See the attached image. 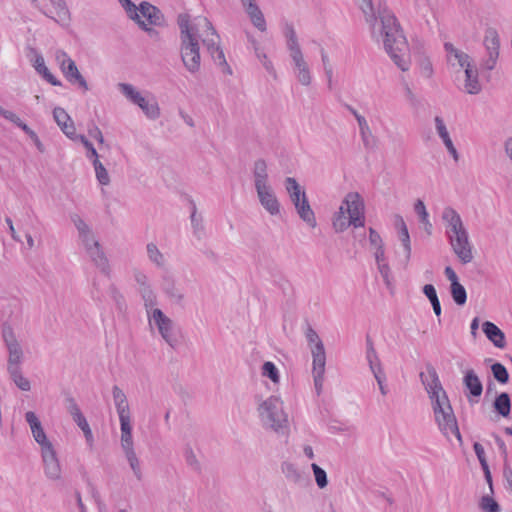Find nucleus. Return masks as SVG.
I'll use <instances>...</instances> for the list:
<instances>
[{
    "instance_id": "23",
    "label": "nucleus",
    "mask_w": 512,
    "mask_h": 512,
    "mask_svg": "<svg viewBox=\"0 0 512 512\" xmlns=\"http://www.w3.org/2000/svg\"><path fill=\"white\" fill-rule=\"evenodd\" d=\"M53 118L67 137H75V125L68 113L61 107L53 110Z\"/></svg>"
},
{
    "instance_id": "51",
    "label": "nucleus",
    "mask_w": 512,
    "mask_h": 512,
    "mask_svg": "<svg viewBox=\"0 0 512 512\" xmlns=\"http://www.w3.org/2000/svg\"><path fill=\"white\" fill-rule=\"evenodd\" d=\"M262 375L269 378L272 382H279L278 369L273 362L267 361L262 366Z\"/></svg>"
},
{
    "instance_id": "32",
    "label": "nucleus",
    "mask_w": 512,
    "mask_h": 512,
    "mask_svg": "<svg viewBox=\"0 0 512 512\" xmlns=\"http://www.w3.org/2000/svg\"><path fill=\"white\" fill-rule=\"evenodd\" d=\"M202 21L204 26L207 28V35L202 39V43L207 48L208 52H213L215 48L220 46V37L212 23L207 18H203Z\"/></svg>"
},
{
    "instance_id": "12",
    "label": "nucleus",
    "mask_w": 512,
    "mask_h": 512,
    "mask_svg": "<svg viewBox=\"0 0 512 512\" xmlns=\"http://www.w3.org/2000/svg\"><path fill=\"white\" fill-rule=\"evenodd\" d=\"M453 252L463 264L473 260L472 245L469 241L468 231L448 237Z\"/></svg>"
},
{
    "instance_id": "49",
    "label": "nucleus",
    "mask_w": 512,
    "mask_h": 512,
    "mask_svg": "<svg viewBox=\"0 0 512 512\" xmlns=\"http://www.w3.org/2000/svg\"><path fill=\"white\" fill-rule=\"evenodd\" d=\"M311 468L314 473L316 484L320 489L325 488L328 485V478L327 474L324 469H322L319 465L316 463H313L311 465Z\"/></svg>"
},
{
    "instance_id": "43",
    "label": "nucleus",
    "mask_w": 512,
    "mask_h": 512,
    "mask_svg": "<svg viewBox=\"0 0 512 512\" xmlns=\"http://www.w3.org/2000/svg\"><path fill=\"white\" fill-rule=\"evenodd\" d=\"M450 293L453 301L459 305L463 306L467 301V293L466 289L461 283H457L454 285H450Z\"/></svg>"
},
{
    "instance_id": "15",
    "label": "nucleus",
    "mask_w": 512,
    "mask_h": 512,
    "mask_svg": "<svg viewBox=\"0 0 512 512\" xmlns=\"http://www.w3.org/2000/svg\"><path fill=\"white\" fill-rule=\"evenodd\" d=\"M41 455L46 476L51 480H59L61 478V466L53 445L43 448Z\"/></svg>"
},
{
    "instance_id": "3",
    "label": "nucleus",
    "mask_w": 512,
    "mask_h": 512,
    "mask_svg": "<svg viewBox=\"0 0 512 512\" xmlns=\"http://www.w3.org/2000/svg\"><path fill=\"white\" fill-rule=\"evenodd\" d=\"M432 410L439 430L445 436H448L449 433H452L461 443L462 436L449 398L442 397V403H437V405L432 407Z\"/></svg>"
},
{
    "instance_id": "28",
    "label": "nucleus",
    "mask_w": 512,
    "mask_h": 512,
    "mask_svg": "<svg viewBox=\"0 0 512 512\" xmlns=\"http://www.w3.org/2000/svg\"><path fill=\"white\" fill-rule=\"evenodd\" d=\"M295 209L299 215V217L307 223L312 228H315L317 225L314 211L312 210L307 195H303L301 199V203L295 205Z\"/></svg>"
},
{
    "instance_id": "60",
    "label": "nucleus",
    "mask_w": 512,
    "mask_h": 512,
    "mask_svg": "<svg viewBox=\"0 0 512 512\" xmlns=\"http://www.w3.org/2000/svg\"><path fill=\"white\" fill-rule=\"evenodd\" d=\"M0 116L5 118L6 120L12 122L17 127H19L23 121L12 111L6 110L0 106Z\"/></svg>"
},
{
    "instance_id": "36",
    "label": "nucleus",
    "mask_w": 512,
    "mask_h": 512,
    "mask_svg": "<svg viewBox=\"0 0 512 512\" xmlns=\"http://www.w3.org/2000/svg\"><path fill=\"white\" fill-rule=\"evenodd\" d=\"M444 48L448 54L453 55L455 57V59L458 61V64L462 68L467 69V65H472L470 61V56L467 53L455 48L452 43L446 42L444 44Z\"/></svg>"
},
{
    "instance_id": "25",
    "label": "nucleus",
    "mask_w": 512,
    "mask_h": 512,
    "mask_svg": "<svg viewBox=\"0 0 512 512\" xmlns=\"http://www.w3.org/2000/svg\"><path fill=\"white\" fill-rule=\"evenodd\" d=\"M435 126H436L437 133L440 136V138L442 139L448 152L451 154L453 159L457 162L459 160V154L450 138V135L447 131L446 125L441 117H439V116L435 117Z\"/></svg>"
},
{
    "instance_id": "4",
    "label": "nucleus",
    "mask_w": 512,
    "mask_h": 512,
    "mask_svg": "<svg viewBox=\"0 0 512 512\" xmlns=\"http://www.w3.org/2000/svg\"><path fill=\"white\" fill-rule=\"evenodd\" d=\"M419 377L426 392L428 393L432 407L437 405V403H442V397H448L446 391L442 387L438 373L432 364H426V373L421 372Z\"/></svg>"
},
{
    "instance_id": "46",
    "label": "nucleus",
    "mask_w": 512,
    "mask_h": 512,
    "mask_svg": "<svg viewBox=\"0 0 512 512\" xmlns=\"http://www.w3.org/2000/svg\"><path fill=\"white\" fill-rule=\"evenodd\" d=\"M491 372L493 374L494 379L499 382L500 384H506L509 381V373L506 367L496 362L491 365Z\"/></svg>"
},
{
    "instance_id": "20",
    "label": "nucleus",
    "mask_w": 512,
    "mask_h": 512,
    "mask_svg": "<svg viewBox=\"0 0 512 512\" xmlns=\"http://www.w3.org/2000/svg\"><path fill=\"white\" fill-rule=\"evenodd\" d=\"M87 254L91 258L92 262L101 270L102 273L109 276L110 267L108 259L102 250L99 242H93L91 248L86 250Z\"/></svg>"
},
{
    "instance_id": "59",
    "label": "nucleus",
    "mask_w": 512,
    "mask_h": 512,
    "mask_svg": "<svg viewBox=\"0 0 512 512\" xmlns=\"http://www.w3.org/2000/svg\"><path fill=\"white\" fill-rule=\"evenodd\" d=\"M378 270L388 288L392 285L391 279V270L388 263H380L378 264Z\"/></svg>"
},
{
    "instance_id": "41",
    "label": "nucleus",
    "mask_w": 512,
    "mask_h": 512,
    "mask_svg": "<svg viewBox=\"0 0 512 512\" xmlns=\"http://www.w3.org/2000/svg\"><path fill=\"white\" fill-rule=\"evenodd\" d=\"M52 6L56 10V15L58 16V19H56V22H67L70 20V12L68 10V7L65 3V0H49Z\"/></svg>"
},
{
    "instance_id": "16",
    "label": "nucleus",
    "mask_w": 512,
    "mask_h": 512,
    "mask_svg": "<svg viewBox=\"0 0 512 512\" xmlns=\"http://www.w3.org/2000/svg\"><path fill=\"white\" fill-rule=\"evenodd\" d=\"M442 220L446 226L445 234L447 238L466 231L459 213L452 207L444 208L442 212Z\"/></svg>"
},
{
    "instance_id": "56",
    "label": "nucleus",
    "mask_w": 512,
    "mask_h": 512,
    "mask_svg": "<svg viewBox=\"0 0 512 512\" xmlns=\"http://www.w3.org/2000/svg\"><path fill=\"white\" fill-rule=\"evenodd\" d=\"M366 342H367V360L369 362L370 368H372V365H377V363L380 362V360H379L376 350L373 346V342L369 336H367Z\"/></svg>"
},
{
    "instance_id": "53",
    "label": "nucleus",
    "mask_w": 512,
    "mask_h": 512,
    "mask_svg": "<svg viewBox=\"0 0 512 512\" xmlns=\"http://www.w3.org/2000/svg\"><path fill=\"white\" fill-rule=\"evenodd\" d=\"M147 253H148L149 259L152 262H154L158 266L163 265V255L154 243H149L147 245Z\"/></svg>"
},
{
    "instance_id": "7",
    "label": "nucleus",
    "mask_w": 512,
    "mask_h": 512,
    "mask_svg": "<svg viewBox=\"0 0 512 512\" xmlns=\"http://www.w3.org/2000/svg\"><path fill=\"white\" fill-rule=\"evenodd\" d=\"M56 60L60 65L61 72L69 83L72 85L77 84L84 92L89 90L87 81L79 72L75 61L72 60L66 52L58 51Z\"/></svg>"
},
{
    "instance_id": "55",
    "label": "nucleus",
    "mask_w": 512,
    "mask_h": 512,
    "mask_svg": "<svg viewBox=\"0 0 512 512\" xmlns=\"http://www.w3.org/2000/svg\"><path fill=\"white\" fill-rule=\"evenodd\" d=\"M414 210L419 216L420 222L423 224H429V215L426 210L425 204L422 200L418 199L414 204Z\"/></svg>"
},
{
    "instance_id": "58",
    "label": "nucleus",
    "mask_w": 512,
    "mask_h": 512,
    "mask_svg": "<svg viewBox=\"0 0 512 512\" xmlns=\"http://www.w3.org/2000/svg\"><path fill=\"white\" fill-rule=\"evenodd\" d=\"M306 339L311 347L324 345L317 332L311 326H308L306 330Z\"/></svg>"
},
{
    "instance_id": "22",
    "label": "nucleus",
    "mask_w": 512,
    "mask_h": 512,
    "mask_svg": "<svg viewBox=\"0 0 512 512\" xmlns=\"http://www.w3.org/2000/svg\"><path fill=\"white\" fill-rule=\"evenodd\" d=\"M118 2L124 8L128 17L131 20L135 21L142 30L147 32L149 35H154V34L157 35L158 34V32L155 29L149 27L145 23V21H143L141 19L140 15L138 14L139 7H137L131 0H118Z\"/></svg>"
},
{
    "instance_id": "17",
    "label": "nucleus",
    "mask_w": 512,
    "mask_h": 512,
    "mask_svg": "<svg viewBox=\"0 0 512 512\" xmlns=\"http://www.w3.org/2000/svg\"><path fill=\"white\" fill-rule=\"evenodd\" d=\"M257 196L260 204L271 215L280 213V203L270 185L256 188Z\"/></svg>"
},
{
    "instance_id": "6",
    "label": "nucleus",
    "mask_w": 512,
    "mask_h": 512,
    "mask_svg": "<svg viewBox=\"0 0 512 512\" xmlns=\"http://www.w3.org/2000/svg\"><path fill=\"white\" fill-rule=\"evenodd\" d=\"M118 87L122 94L133 104L139 106L148 118L157 119L160 116V108L155 100H146L131 84L119 83Z\"/></svg>"
},
{
    "instance_id": "9",
    "label": "nucleus",
    "mask_w": 512,
    "mask_h": 512,
    "mask_svg": "<svg viewBox=\"0 0 512 512\" xmlns=\"http://www.w3.org/2000/svg\"><path fill=\"white\" fill-rule=\"evenodd\" d=\"M487 57L483 59L481 66L486 70H493L497 64L500 49V38L497 30L493 27H488L485 30L483 40Z\"/></svg>"
},
{
    "instance_id": "52",
    "label": "nucleus",
    "mask_w": 512,
    "mask_h": 512,
    "mask_svg": "<svg viewBox=\"0 0 512 512\" xmlns=\"http://www.w3.org/2000/svg\"><path fill=\"white\" fill-rule=\"evenodd\" d=\"M212 59L214 60V62L218 65V66H222V67H225V71L228 73V74H231L232 71L229 67V65L227 64V61H226V58H225V55H224V52L223 50L221 49V47H217L214 49L213 52H209Z\"/></svg>"
},
{
    "instance_id": "45",
    "label": "nucleus",
    "mask_w": 512,
    "mask_h": 512,
    "mask_svg": "<svg viewBox=\"0 0 512 512\" xmlns=\"http://www.w3.org/2000/svg\"><path fill=\"white\" fill-rule=\"evenodd\" d=\"M491 495H484L479 501V508L483 512H501L500 505Z\"/></svg>"
},
{
    "instance_id": "34",
    "label": "nucleus",
    "mask_w": 512,
    "mask_h": 512,
    "mask_svg": "<svg viewBox=\"0 0 512 512\" xmlns=\"http://www.w3.org/2000/svg\"><path fill=\"white\" fill-rule=\"evenodd\" d=\"M311 353L313 357V374H324L326 365V353L324 345L311 347Z\"/></svg>"
},
{
    "instance_id": "1",
    "label": "nucleus",
    "mask_w": 512,
    "mask_h": 512,
    "mask_svg": "<svg viewBox=\"0 0 512 512\" xmlns=\"http://www.w3.org/2000/svg\"><path fill=\"white\" fill-rule=\"evenodd\" d=\"M385 51L402 71L409 69V48L397 18L388 11L379 13Z\"/></svg>"
},
{
    "instance_id": "14",
    "label": "nucleus",
    "mask_w": 512,
    "mask_h": 512,
    "mask_svg": "<svg viewBox=\"0 0 512 512\" xmlns=\"http://www.w3.org/2000/svg\"><path fill=\"white\" fill-rule=\"evenodd\" d=\"M463 385L468 391L466 393V397L468 398L469 403H477L478 399L482 395L483 385L473 369H468L465 371L463 376Z\"/></svg>"
},
{
    "instance_id": "35",
    "label": "nucleus",
    "mask_w": 512,
    "mask_h": 512,
    "mask_svg": "<svg viewBox=\"0 0 512 512\" xmlns=\"http://www.w3.org/2000/svg\"><path fill=\"white\" fill-rule=\"evenodd\" d=\"M285 188L294 206L298 203H301L303 195H306L305 191L293 177H287L285 179Z\"/></svg>"
},
{
    "instance_id": "30",
    "label": "nucleus",
    "mask_w": 512,
    "mask_h": 512,
    "mask_svg": "<svg viewBox=\"0 0 512 512\" xmlns=\"http://www.w3.org/2000/svg\"><path fill=\"white\" fill-rule=\"evenodd\" d=\"M495 412L503 418H509L511 414V399L507 392H501L493 401Z\"/></svg>"
},
{
    "instance_id": "21",
    "label": "nucleus",
    "mask_w": 512,
    "mask_h": 512,
    "mask_svg": "<svg viewBox=\"0 0 512 512\" xmlns=\"http://www.w3.org/2000/svg\"><path fill=\"white\" fill-rule=\"evenodd\" d=\"M482 330L495 347L500 349L506 347L505 334L496 324L490 321H485L482 324Z\"/></svg>"
},
{
    "instance_id": "26",
    "label": "nucleus",
    "mask_w": 512,
    "mask_h": 512,
    "mask_svg": "<svg viewBox=\"0 0 512 512\" xmlns=\"http://www.w3.org/2000/svg\"><path fill=\"white\" fill-rule=\"evenodd\" d=\"M478 69L473 65H467L465 69V90L468 94L475 95L479 94L482 90L481 84L478 78Z\"/></svg>"
},
{
    "instance_id": "38",
    "label": "nucleus",
    "mask_w": 512,
    "mask_h": 512,
    "mask_svg": "<svg viewBox=\"0 0 512 512\" xmlns=\"http://www.w3.org/2000/svg\"><path fill=\"white\" fill-rule=\"evenodd\" d=\"M7 372L10 376V379L20 390L29 391L31 389V383L26 377L23 376L21 367L9 370Z\"/></svg>"
},
{
    "instance_id": "63",
    "label": "nucleus",
    "mask_w": 512,
    "mask_h": 512,
    "mask_svg": "<svg viewBox=\"0 0 512 512\" xmlns=\"http://www.w3.org/2000/svg\"><path fill=\"white\" fill-rule=\"evenodd\" d=\"M473 449L481 467L488 465L483 446L479 442H475L473 444Z\"/></svg>"
},
{
    "instance_id": "19",
    "label": "nucleus",
    "mask_w": 512,
    "mask_h": 512,
    "mask_svg": "<svg viewBox=\"0 0 512 512\" xmlns=\"http://www.w3.org/2000/svg\"><path fill=\"white\" fill-rule=\"evenodd\" d=\"M281 470L289 482L299 487H307L311 483L309 475L300 471L293 463L283 462Z\"/></svg>"
},
{
    "instance_id": "33",
    "label": "nucleus",
    "mask_w": 512,
    "mask_h": 512,
    "mask_svg": "<svg viewBox=\"0 0 512 512\" xmlns=\"http://www.w3.org/2000/svg\"><path fill=\"white\" fill-rule=\"evenodd\" d=\"M244 8L253 25L261 32L266 31V21L258 5L255 2H249V5Z\"/></svg>"
},
{
    "instance_id": "44",
    "label": "nucleus",
    "mask_w": 512,
    "mask_h": 512,
    "mask_svg": "<svg viewBox=\"0 0 512 512\" xmlns=\"http://www.w3.org/2000/svg\"><path fill=\"white\" fill-rule=\"evenodd\" d=\"M141 297L144 301V306L149 313L150 310L153 311V307L157 304L156 295L151 289L150 286H145L139 289Z\"/></svg>"
},
{
    "instance_id": "27",
    "label": "nucleus",
    "mask_w": 512,
    "mask_h": 512,
    "mask_svg": "<svg viewBox=\"0 0 512 512\" xmlns=\"http://www.w3.org/2000/svg\"><path fill=\"white\" fill-rule=\"evenodd\" d=\"M290 56L295 64V67L298 70V72H297L298 81L302 85H305V86L310 85L311 75H310L308 65H307L306 61L304 60L302 52L298 53V55L294 54V55H290Z\"/></svg>"
},
{
    "instance_id": "2",
    "label": "nucleus",
    "mask_w": 512,
    "mask_h": 512,
    "mask_svg": "<svg viewBox=\"0 0 512 512\" xmlns=\"http://www.w3.org/2000/svg\"><path fill=\"white\" fill-rule=\"evenodd\" d=\"M177 23L180 28L182 62L189 72L196 73L201 62L198 28L190 24V15L187 13L179 14Z\"/></svg>"
},
{
    "instance_id": "39",
    "label": "nucleus",
    "mask_w": 512,
    "mask_h": 512,
    "mask_svg": "<svg viewBox=\"0 0 512 512\" xmlns=\"http://www.w3.org/2000/svg\"><path fill=\"white\" fill-rule=\"evenodd\" d=\"M423 293L429 299L435 315L440 317L441 305L435 287L432 284H426L423 287Z\"/></svg>"
},
{
    "instance_id": "61",
    "label": "nucleus",
    "mask_w": 512,
    "mask_h": 512,
    "mask_svg": "<svg viewBox=\"0 0 512 512\" xmlns=\"http://www.w3.org/2000/svg\"><path fill=\"white\" fill-rule=\"evenodd\" d=\"M109 294H110L111 298L113 299V301L121 309L122 305H124V297L114 284L110 285Z\"/></svg>"
},
{
    "instance_id": "31",
    "label": "nucleus",
    "mask_w": 512,
    "mask_h": 512,
    "mask_svg": "<svg viewBox=\"0 0 512 512\" xmlns=\"http://www.w3.org/2000/svg\"><path fill=\"white\" fill-rule=\"evenodd\" d=\"M255 189L268 185L267 163L264 159H257L253 167Z\"/></svg>"
},
{
    "instance_id": "37",
    "label": "nucleus",
    "mask_w": 512,
    "mask_h": 512,
    "mask_svg": "<svg viewBox=\"0 0 512 512\" xmlns=\"http://www.w3.org/2000/svg\"><path fill=\"white\" fill-rule=\"evenodd\" d=\"M285 36L287 38V47L290 51V55H294V54L298 55V53L302 52L300 45L298 43L295 29L292 24H286Z\"/></svg>"
},
{
    "instance_id": "47",
    "label": "nucleus",
    "mask_w": 512,
    "mask_h": 512,
    "mask_svg": "<svg viewBox=\"0 0 512 512\" xmlns=\"http://www.w3.org/2000/svg\"><path fill=\"white\" fill-rule=\"evenodd\" d=\"M359 129L363 144L366 148L373 146V136L366 119H359Z\"/></svg>"
},
{
    "instance_id": "18",
    "label": "nucleus",
    "mask_w": 512,
    "mask_h": 512,
    "mask_svg": "<svg viewBox=\"0 0 512 512\" xmlns=\"http://www.w3.org/2000/svg\"><path fill=\"white\" fill-rule=\"evenodd\" d=\"M121 447L125 453L127 461L138 480L142 479V471L137 455L134 451L132 433L121 435Z\"/></svg>"
},
{
    "instance_id": "42",
    "label": "nucleus",
    "mask_w": 512,
    "mask_h": 512,
    "mask_svg": "<svg viewBox=\"0 0 512 512\" xmlns=\"http://www.w3.org/2000/svg\"><path fill=\"white\" fill-rule=\"evenodd\" d=\"M163 290L168 297H170L171 299H175L177 303L182 302V300L184 299L183 293L179 291V289L175 285L174 280L171 278H166L164 280Z\"/></svg>"
},
{
    "instance_id": "62",
    "label": "nucleus",
    "mask_w": 512,
    "mask_h": 512,
    "mask_svg": "<svg viewBox=\"0 0 512 512\" xmlns=\"http://www.w3.org/2000/svg\"><path fill=\"white\" fill-rule=\"evenodd\" d=\"M65 401H66V409L72 417L81 412L78 404L76 403V400L71 395H68L66 397Z\"/></svg>"
},
{
    "instance_id": "5",
    "label": "nucleus",
    "mask_w": 512,
    "mask_h": 512,
    "mask_svg": "<svg viewBox=\"0 0 512 512\" xmlns=\"http://www.w3.org/2000/svg\"><path fill=\"white\" fill-rule=\"evenodd\" d=\"M2 338L8 351L7 371L20 368L24 353L16 339L13 328L7 323L2 325Z\"/></svg>"
},
{
    "instance_id": "11",
    "label": "nucleus",
    "mask_w": 512,
    "mask_h": 512,
    "mask_svg": "<svg viewBox=\"0 0 512 512\" xmlns=\"http://www.w3.org/2000/svg\"><path fill=\"white\" fill-rule=\"evenodd\" d=\"M260 408L264 410L261 414H266V423L269 424L271 428L276 431L282 428L283 423L286 422V418L282 410V403L278 398L273 396L269 397L261 404Z\"/></svg>"
},
{
    "instance_id": "13",
    "label": "nucleus",
    "mask_w": 512,
    "mask_h": 512,
    "mask_svg": "<svg viewBox=\"0 0 512 512\" xmlns=\"http://www.w3.org/2000/svg\"><path fill=\"white\" fill-rule=\"evenodd\" d=\"M150 319H152L158 328L162 338L171 346L177 344V338L174 334V325L172 320L167 317L161 309L154 308Z\"/></svg>"
},
{
    "instance_id": "50",
    "label": "nucleus",
    "mask_w": 512,
    "mask_h": 512,
    "mask_svg": "<svg viewBox=\"0 0 512 512\" xmlns=\"http://www.w3.org/2000/svg\"><path fill=\"white\" fill-rule=\"evenodd\" d=\"M93 166L95 169L96 178H97L98 182L101 185H108L110 183V177L108 175L106 168L103 166V164L99 160H96V161H93Z\"/></svg>"
},
{
    "instance_id": "57",
    "label": "nucleus",
    "mask_w": 512,
    "mask_h": 512,
    "mask_svg": "<svg viewBox=\"0 0 512 512\" xmlns=\"http://www.w3.org/2000/svg\"><path fill=\"white\" fill-rule=\"evenodd\" d=\"M71 221L74 223L76 229L78 230L79 236L91 231L90 227L85 223V221L79 215H77V214L71 215Z\"/></svg>"
},
{
    "instance_id": "48",
    "label": "nucleus",
    "mask_w": 512,
    "mask_h": 512,
    "mask_svg": "<svg viewBox=\"0 0 512 512\" xmlns=\"http://www.w3.org/2000/svg\"><path fill=\"white\" fill-rule=\"evenodd\" d=\"M35 441L40 445L41 450L52 446V443L47 439L46 433L41 424L31 430Z\"/></svg>"
},
{
    "instance_id": "10",
    "label": "nucleus",
    "mask_w": 512,
    "mask_h": 512,
    "mask_svg": "<svg viewBox=\"0 0 512 512\" xmlns=\"http://www.w3.org/2000/svg\"><path fill=\"white\" fill-rule=\"evenodd\" d=\"M112 395L119 416L121 435L132 433L130 408L125 393L119 386L114 385Z\"/></svg>"
},
{
    "instance_id": "29",
    "label": "nucleus",
    "mask_w": 512,
    "mask_h": 512,
    "mask_svg": "<svg viewBox=\"0 0 512 512\" xmlns=\"http://www.w3.org/2000/svg\"><path fill=\"white\" fill-rule=\"evenodd\" d=\"M396 225L399 229V231H398L399 239L402 242V245L404 247L405 260H406V263H408L410 260V257H411V242H410V235L408 232L407 225H406L404 219L402 218V216H400V215L396 216Z\"/></svg>"
},
{
    "instance_id": "54",
    "label": "nucleus",
    "mask_w": 512,
    "mask_h": 512,
    "mask_svg": "<svg viewBox=\"0 0 512 512\" xmlns=\"http://www.w3.org/2000/svg\"><path fill=\"white\" fill-rule=\"evenodd\" d=\"M190 218L194 233L200 238L199 233L203 232L204 227L202 225V217L197 215L196 205L194 203H192V213Z\"/></svg>"
},
{
    "instance_id": "24",
    "label": "nucleus",
    "mask_w": 512,
    "mask_h": 512,
    "mask_svg": "<svg viewBox=\"0 0 512 512\" xmlns=\"http://www.w3.org/2000/svg\"><path fill=\"white\" fill-rule=\"evenodd\" d=\"M138 11L144 18H146L150 25L160 26L164 20L160 9L147 1H142L139 4Z\"/></svg>"
},
{
    "instance_id": "40",
    "label": "nucleus",
    "mask_w": 512,
    "mask_h": 512,
    "mask_svg": "<svg viewBox=\"0 0 512 512\" xmlns=\"http://www.w3.org/2000/svg\"><path fill=\"white\" fill-rule=\"evenodd\" d=\"M333 228L336 232H343L346 230L352 223H350V218L345 216L344 206L341 205L339 211L335 214L333 218Z\"/></svg>"
},
{
    "instance_id": "8",
    "label": "nucleus",
    "mask_w": 512,
    "mask_h": 512,
    "mask_svg": "<svg viewBox=\"0 0 512 512\" xmlns=\"http://www.w3.org/2000/svg\"><path fill=\"white\" fill-rule=\"evenodd\" d=\"M344 206L345 213H348V217L350 218V223L355 228L363 227L365 223V215H364V201L359 193L350 192L348 193L342 204Z\"/></svg>"
},
{
    "instance_id": "64",
    "label": "nucleus",
    "mask_w": 512,
    "mask_h": 512,
    "mask_svg": "<svg viewBox=\"0 0 512 512\" xmlns=\"http://www.w3.org/2000/svg\"><path fill=\"white\" fill-rule=\"evenodd\" d=\"M185 458H186L187 464L190 467H192L196 471L200 470V463L197 460L196 455L194 454V452L191 449L186 451Z\"/></svg>"
}]
</instances>
